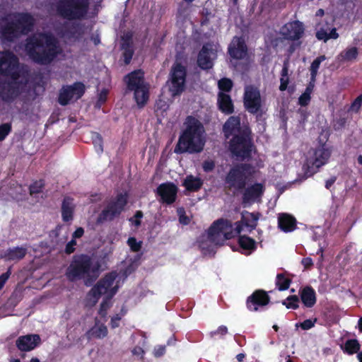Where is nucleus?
I'll return each mask as SVG.
<instances>
[{
    "mask_svg": "<svg viewBox=\"0 0 362 362\" xmlns=\"http://www.w3.org/2000/svg\"><path fill=\"white\" fill-rule=\"evenodd\" d=\"M0 74L10 76L0 85V95L4 100L16 98L28 83L26 74L18 66V58L10 52H0Z\"/></svg>",
    "mask_w": 362,
    "mask_h": 362,
    "instance_id": "1",
    "label": "nucleus"
},
{
    "mask_svg": "<svg viewBox=\"0 0 362 362\" xmlns=\"http://www.w3.org/2000/svg\"><path fill=\"white\" fill-rule=\"evenodd\" d=\"M25 50L29 57L41 64H48L62 53L57 40L51 35L36 33L27 40Z\"/></svg>",
    "mask_w": 362,
    "mask_h": 362,
    "instance_id": "2",
    "label": "nucleus"
},
{
    "mask_svg": "<svg viewBox=\"0 0 362 362\" xmlns=\"http://www.w3.org/2000/svg\"><path fill=\"white\" fill-rule=\"evenodd\" d=\"M186 129L180 136L175 148V153H199L204 146V128L202 124L193 117H188L185 122Z\"/></svg>",
    "mask_w": 362,
    "mask_h": 362,
    "instance_id": "3",
    "label": "nucleus"
},
{
    "mask_svg": "<svg viewBox=\"0 0 362 362\" xmlns=\"http://www.w3.org/2000/svg\"><path fill=\"white\" fill-rule=\"evenodd\" d=\"M100 264L87 255L74 256L66 269L65 275L70 281L83 279L86 285L89 286L99 276Z\"/></svg>",
    "mask_w": 362,
    "mask_h": 362,
    "instance_id": "4",
    "label": "nucleus"
},
{
    "mask_svg": "<svg viewBox=\"0 0 362 362\" xmlns=\"http://www.w3.org/2000/svg\"><path fill=\"white\" fill-rule=\"evenodd\" d=\"M34 18L28 13H14L0 20V35L2 40L12 41L22 34L30 32Z\"/></svg>",
    "mask_w": 362,
    "mask_h": 362,
    "instance_id": "5",
    "label": "nucleus"
},
{
    "mask_svg": "<svg viewBox=\"0 0 362 362\" xmlns=\"http://www.w3.org/2000/svg\"><path fill=\"white\" fill-rule=\"evenodd\" d=\"M242 228L240 222L236 223V228L233 229L230 221L218 219L209 228L207 238L210 243L215 245H222L226 240L230 239L236 234L240 233Z\"/></svg>",
    "mask_w": 362,
    "mask_h": 362,
    "instance_id": "6",
    "label": "nucleus"
},
{
    "mask_svg": "<svg viewBox=\"0 0 362 362\" xmlns=\"http://www.w3.org/2000/svg\"><path fill=\"white\" fill-rule=\"evenodd\" d=\"M248 175V168L246 166L240 165L231 169L226 177V184L229 189L234 194L243 193L244 204L247 202L248 189L246 188V185Z\"/></svg>",
    "mask_w": 362,
    "mask_h": 362,
    "instance_id": "7",
    "label": "nucleus"
},
{
    "mask_svg": "<svg viewBox=\"0 0 362 362\" xmlns=\"http://www.w3.org/2000/svg\"><path fill=\"white\" fill-rule=\"evenodd\" d=\"M117 276L116 273H110L100 279L90 290L88 295L90 305H94L102 295L106 296V300H110L117 291V285H114Z\"/></svg>",
    "mask_w": 362,
    "mask_h": 362,
    "instance_id": "8",
    "label": "nucleus"
},
{
    "mask_svg": "<svg viewBox=\"0 0 362 362\" xmlns=\"http://www.w3.org/2000/svg\"><path fill=\"white\" fill-rule=\"evenodd\" d=\"M88 5V0H60L57 5V11L69 20L81 19L86 16Z\"/></svg>",
    "mask_w": 362,
    "mask_h": 362,
    "instance_id": "9",
    "label": "nucleus"
},
{
    "mask_svg": "<svg viewBox=\"0 0 362 362\" xmlns=\"http://www.w3.org/2000/svg\"><path fill=\"white\" fill-rule=\"evenodd\" d=\"M127 88L134 92V98L139 107L146 105L148 99V86L144 81V73L141 70L132 72L125 77Z\"/></svg>",
    "mask_w": 362,
    "mask_h": 362,
    "instance_id": "10",
    "label": "nucleus"
},
{
    "mask_svg": "<svg viewBox=\"0 0 362 362\" xmlns=\"http://www.w3.org/2000/svg\"><path fill=\"white\" fill-rule=\"evenodd\" d=\"M127 203V194H119L115 200L110 202L106 207L100 212L96 220L97 223L102 224L104 222L112 221L119 216L124 210Z\"/></svg>",
    "mask_w": 362,
    "mask_h": 362,
    "instance_id": "11",
    "label": "nucleus"
},
{
    "mask_svg": "<svg viewBox=\"0 0 362 362\" xmlns=\"http://www.w3.org/2000/svg\"><path fill=\"white\" fill-rule=\"evenodd\" d=\"M267 108L262 105L259 90L250 85V114L255 115L257 122L264 127Z\"/></svg>",
    "mask_w": 362,
    "mask_h": 362,
    "instance_id": "12",
    "label": "nucleus"
},
{
    "mask_svg": "<svg viewBox=\"0 0 362 362\" xmlns=\"http://www.w3.org/2000/svg\"><path fill=\"white\" fill-rule=\"evenodd\" d=\"M231 153L238 158H246L249 156V139L247 132L233 137L229 143Z\"/></svg>",
    "mask_w": 362,
    "mask_h": 362,
    "instance_id": "13",
    "label": "nucleus"
},
{
    "mask_svg": "<svg viewBox=\"0 0 362 362\" xmlns=\"http://www.w3.org/2000/svg\"><path fill=\"white\" fill-rule=\"evenodd\" d=\"M185 76V68L180 64H175L171 70L170 90L173 95H178L184 90Z\"/></svg>",
    "mask_w": 362,
    "mask_h": 362,
    "instance_id": "14",
    "label": "nucleus"
},
{
    "mask_svg": "<svg viewBox=\"0 0 362 362\" xmlns=\"http://www.w3.org/2000/svg\"><path fill=\"white\" fill-rule=\"evenodd\" d=\"M85 92V86L82 83H75L73 86L63 87L59 96V103L62 105H67L71 100L79 99Z\"/></svg>",
    "mask_w": 362,
    "mask_h": 362,
    "instance_id": "15",
    "label": "nucleus"
},
{
    "mask_svg": "<svg viewBox=\"0 0 362 362\" xmlns=\"http://www.w3.org/2000/svg\"><path fill=\"white\" fill-rule=\"evenodd\" d=\"M255 146L252 142V139L250 138V205L255 202H262V198L266 189L264 181L261 183H252V173L255 172L252 169L253 163L252 159V153L255 151Z\"/></svg>",
    "mask_w": 362,
    "mask_h": 362,
    "instance_id": "16",
    "label": "nucleus"
},
{
    "mask_svg": "<svg viewBox=\"0 0 362 362\" xmlns=\"http://www.w3.org/2000/svg\"><path fill=\"white\" fill-rule=\"evenodd\" d=\"M303 33V24L299 21L288 22L281 28V35L284 39L288 40H298L302 37Z\"/></svg>",
    "mask_w": 362,
    "mask_h": 362,
    "instance_id": "17",
    "label": "nucleus"
},
{
    "mask_svg": "<svg viewBox=\"0 0 362 362\" xmlns=\"http://www.w3.org/2000/svg\"><path fill=\"white\" fill-rule=\"evenodd\" d=\"M216 58V50L212 45H204L198 54L197 64L202 69L212 68L214 61Z\"/></svg>",
    "mask_w": 362,
    "mask_h": 362,
    "instance_id": "18",
    "label": "nucleus"
},
{
    "mask_svg": "<svg viewBox=\"0 0 362 362\" xmlns=\"http://www.w3.org/2000/svg\"><path fill=\"white\" fill-rule=\"evenodd\" d=\"M332 154V148L327 144H322L314 151L313 156L311 158L313 165L317 169L327 163Z\"/></svg>",
    "mask_w": 362,
    "mask_h": 362,
    "instance_id": "19",
    "label": "nucleus"
},
{
    "mask_svg": "<svg viewBox=\"0 0 362 362\" xmlns=\"http://www.w3.org/2000/svg\"><path fill=\"white\" fill-rule=\"evenodd\" d=\"M223 132L226 139L233 136L240 135L246 132L241 129L240 120L238 117H230L223 127Z\"/></svg>",
    "mask_w": 362,
    "mask_h": 362,
    "instance_id": "20",
    "label": "nucleus"
},
{
    "mask_svg": "<svg viewBox=\"0 0 362 362\" xmlns=\"http://www.w3.org/2000/svg\"><path fill=\"white\" fill-rule=\"evenodd\" d=\"M230 55L235 59H243L246 56L247 47L242 37H235L228 48Z\"/></svg>",
    "mask_w": 362,
    "mask_h": 362,
    "instance_id": "21",
    "label": "nucleus"
},
{
    "mask_svg": "<svg viewBox=\"0 0 362 362\" xmlns=\"http://www.w3.org/2000/svg\"><path fill=\"white\" fill-rule=\"evenodd\" d=\"M88 30V28L83 25L74 24L64 33L63 37L66 42H75L79 40Z\"/></svg>",
    "mask_w": 362,
    "mask_h": 362,
    "instance_id": "22",
    "label": "nucleus"
},
{
    "mask_svg": "<svg viewBox=\"0 0 362 362\" xmlns=\"http://www.w3.org/2000/svg\"><path fill=\"white\" fill-rule=\"evenodd\" d=\"M40 343V337L37 334H28L19 337L16 340L17 347L23 351L34 349Z\"/></svg>",
    "mask_w": 362,
    "mask_h": 362,
    "instance_id": "23",
    "label": "nucleus"
},
{
    "mask_svg": "<svg viewBox=\"0 0 362 362\" xmlns=\"http://www.w3.org/2000/svg\"><path fill=\"white\" fill-rule=\"evenodd\" d=\"M299 299L307 308H313L317 302L316 292L310 286L302 287L298 291Z\"/></svg>",
    "mask_w": 362,
    "mask_h": 362,
    "instance_id": "24",
    "label": "nucleus"
},
{
    "mask_svg": "<svg viewBox=\"0 0 362 362\" xmlns=\"http://www.w3.org/2000/svg\"><path fill=\"white\" fill-rule=\"evenodd\" d=\"M177 189L172 183H164L160 185L158 189V194L160 196L163 202L172 204L175 202Z\"/></svg>",
    "mask_w": 362,
    "mask_h": 362,
    "instance_id": "25",
    "label": "nucleus"
},
{
    "mask_svg": "<svg viewBox=\"0 0 362 362\" xmlns=\"http://www.w3.org/2000/svg\"><path fill=\"white\" fill-rule=\"evenodd\" d=\"M270 297L267 291L258 289L250 295V303L254 306L253 310L257 311L259 307H263L269 304Z\"/></svg>",
    "mask_w": 362,
    "mask_h": 362,
    "instance_id": "26",
    "label": "nucleus"
},
{
    "mask_svg": "<svg viewBox=\"0 0 362 362\" xmlns=\"http://www.w3.org/2000/svg\"><path fill=\"white\" fill-rule=\"evenodd\" d=\"M296 219L288 214H280L278 217V226L285 233L293 231L296 228Z\"/></svg>",
    "mask_w": 362,
    "mask_h": 362,
    "instance_id": "27",
    "label": "nucleus"
},
{
    "mask_svg": "<svg viewBox=\"0 0 362 362\" xmlns=\"http://www.w3.org/2000/svg\"><path fill=\"white\" fill-rule=\"evenodd\" d=\"M217 103L219 110L226 115H230L233 112V104L230 96L228 93L219 92Z\"/></svg>",
    "mask_w": 362,
    "mask_h": 362,
    "instance_id": "28",
    "label": "nucleus"
},
{
    "mask_svg": "<svg viewBox=\"0 0 362 362\" xmlns=\"http://www.w3.org/2000/svg\"><path fill=\"white\" fill-rule=\"evenodd\" d=\"M107 327L96 319L94 326L87 332L86 335L89 339H103L107 337Z\"/></svg>",
    "mask_w": 362,
    "mask_h": 362,
    "instance_id": "29",
    "label": "nucleus"
},
{
    "mask_svg": "<svg viewBox=\"0 0 362 362\" xmlns=\"http://www.w3.org/2000/svg\"><path fill=\"white\" fill-rule=\"evenodd\" d=\"M26 253V248L16 247L8 249L1 257L8 261H19L25 256Z\"/></svg>",
    "mask_w": 362,
    "mask_h": 362,
    "instance_id": "30",
    "label": "nucleus"
},
{
    "mask_svg": "<svg viewBox=\"0 0 362 362\" xmlns=\"http://www.w3.org/2000/svg\"><path fill=\"white\" fill-rule=\"evenodd\" d=\"M74 210L73 199L69 197L64 198L62 206V216L64 221L72 220Z\"/></svg>",
    "mask_w": 362,
    "mask_h": 362,
    "instance_id": "31",
    "label": "nucleus"
},
{
    "mask_svg": "<svg viewBox=\"0 0 362 362\" xmlns=\"http://www.w3.org/2000/svg\"><path fill=\"white\" fill-rule=\"evenodd\" d=\"M358 49L356 47H351L346 48L341 52L337 56V59L341 62H351L358 57Z\"/></svg>",
    "mask_w": 362,
    "mask_h": 362,
    "instance_id": "32",
    "label": "nucleus"
},
{
    "mask_svg": "<svg viewBox=\"0 0 362 362\" xmlns=\"http://www.w3.org/2000/svg\"><path fill=\"white\" fill-rule=\"evenodd\" d=\"M316 37L319 40H323L326 42L330 39H337L339 37V34L335 28H333L331 30L329 29V30L321 28L317 31Z\"/></svg>",
    "mask_w": 362,
    "mask_h": 362,
    "instance_id": "33",
    "label": "nucleus"
},
{
    "mask_svg": "<svg viewBox=\"0 0 362 362\" xmlns=\"http://www.w3.org/2000/svg\"><path fill=\"white\" fill-rule=\"evenodd\" d=\"M202 184L203 182L199 177L193 175H187L183 182L184 186L189 191L198 190Z\"/></svg>",
    "mask_w": 362,
    "mask_h": 362,
    "instance_id": "34",
    "label": "nucleus"
},
{
    "mask_svg": "<svg viewBox=\"0 0 362 362\" xmlns=\"http://www.w3.org/2000/svg\"><path fill=\"white\" fill-rule=\"evenodd\" d=\"M291 284V279L283 273L278 274L276 277V286L279 291L287 290Z\"/></svg>",
    "mask_w": 362,
    "mask_h": 362,
    "instance_id": "35",
    "label": "nucleus"
},
{
    "mask_svg": "<svg viewBox=\"0 0 362 362\" xmlns=\"http://www.w3.org/2000/svg\"><path fill=\"white\" fill-rule=\"evenodd\" d=\"M300 299L297 295L288 296L284 300L282 301V304L288 309L296 310L299 308Z\"/></svg>",
    "mask_w": 362,
    "mask_h": 362,
    "instance_id": "36",
    "label": "nucleus"
},
{
    "mask_svg": "<svg viewBox=\"0 0 362 362\" xmlns=\"http://www.w3.org/2000/svg\"><path fill=\"white\" fill-rule=\"evenodd\" d=\"M345 351L350 355L356 354L360 349V344L356 339H349L345 343Z\"/></svg>",
    "mask_w": 362,
    "mask_h": 362,
    "instance_id": "37",
    "label": "nucleus"
},
{
    "mask_svg": "<svg viewBox=\"0 0 362 362\" xmlns=\"http://www.w3.org/2000/svg\"><path fill=\"white\" fill-rule=\"evenodd\" d=\"M218 86L220 90V92L228 93L232 89L233 82L229 78H223L218 81Z\"/></svg>",
    "mask_w": 362,
    "mask_h": 362,
    "instance_id": "38",
    "label": "nucleus"
},
{
    "mask_svg": "<svg viewBox=\"0 0 362 362\" xmlns=\"http://www.w3.org/2000/svg\"><path fill=\"white\" fill-rule=\"evenodd\" d=\"M326 59V57L325 55H320L315 58L313 62L311 63L310 66V73H316L317 74L318 69L320 68V66L321 63Z\"/></svg>",
    "mask_w": 362,
    "mask_h": 362,
    "instance_id": "39",
    "label": "nucleus"
},
{
    "mask_svg": "<svg viewBox=\"0 0 362 362\" xmlns=\"http://www.w3.org/2000/svg\"><path fill=\"white\" fill-rule=\"evenodd\" d=\"M259 219L264 220L260 212H250V232L255 229L257 226V221Z\"/></svg>",
    "mask_w": 362,
    "mask_h": 362,
    "instance_id": "40",
    "label": "nucleus"
},
{
    "mask_svg": "<svg viewBox=\"0 0 362 362\" xmlns=\"http://www.w3.org/2000/svg\"><path fill=\"white\" fill-rule=\"evenodd\" d=\"M92 140L95 150L98 152H102L103 151V139L100 135L98 133H93L92 134Z\"/></svg>",
    "mask_w": 362,
    "mask_h": 362,
    "instance_id": "41",
    "label": "nucleus"
},
{
    "mask_svg": "<svg viewBox=\"0 0 362 362\" xmlns=\"http://www.w3.org/2000/svg\"><path fill=\"white\" fill-rule=\"evenodd\" d=\"M11 123H4L0 125V142L11 132Z\"/></svg>",
    "mask_w": 362,
    "mask_h": 362,
    "instance_id": "42",
    "label": "nucleus"
},
{
    "mask_svg": "<svg viewBox=\"0 0 362 362\" xmlns=\"http://www.w3.org/2000/svg\"><path fill=\"white\" fill-rule=\"evenodd\" d=\"M310 163L311 164V165H310L309 164H307V165H304L303 167V169L304 171V175H305V177H309L313 176L314 174H315L317 172V170H318L315 167V165H313L312 160L310 161Z\"/></svg>",
    "mask_w": 362,
    "mask_h": 362,
    "instance_id": "43",
    "label": "nucleus"
},
{
    "mask_svg": "<svg viewBox=\"0 0 362 362\" xmlns=\"http://www.w3.org/2000/svg\"><path fill=\"white\" fill-rule=\"evenodd\" d=\"M122 48L124 50L123 53L124 63L128 64L133 56V51L130 49V47H125V44L122 43Z\"/></svg>",
    "mask_w": 362,
    "mask_h": 362,
    "instance_id": "44",
    "label": "nucleus"
},
{
    "mask_svg": "<svg viewBox=\"0 0 362 362\" xmlns=\"http://www.w3.org/2000/svg\"><path fill=\"white\" fill-rule=\"evenodd\" d=\"M238 242L241 249L247 255L249 252V238L246 235H242L239 238Z\"/></svg>",
    "mask_w": 362,
    "mask_h": 362,
    "instance_id": "45",
    "label": "nucleus"
},
{
    "mask_svg": "<svg viewBox=\"0 0 362 362\" xmlns=\"http://www.w3.org/2000/svg\"><path fill=\"white\" fill-rule=\"evenodd\" d=\"M43 186H44V184L41 180L34 182L30 187V194L31 195H33V194L40 193L41 192Z\"/></svg>",
    "mask_w": 362,
    "mask_h": 362,
    "instance_id": "46",
    "label": "nucleus"
},
{
    "mask_svg": "<svg viewBox=\"0 0 362 362\" xmlns=\"http://www.w3.org/2000/svg\"><path fill=\"white\" fill-rule=\"evenodd\" d=\"M362 105V94L358 95L351 105V110L354 112H358Z\"/></svg>",
    "mask_w": 362,
    "mask_h": 362,
    "instance_id": "47",
    "label": "nucleus"
},
{
    "mask_svg": "<svg viewBox=\"0 0 362 362\" xmlns=\"http://www.w3.org/2000/svg\"><path fill=\"white\" fill-rule=\"evenodd\" d=\"M128 245L132 251L138 252L141 249V243H138L134 238H129L127 241Z\"/></svg>",
    "mask_w": 362,
    "mask_h": 362,
    "instance_id": "48",
    "label": "nucleus"
},
{
    "mask_svg": "<svg viewBox=\"0 0 362 362\" xmlns=\"http://www.w3.org/2000/svg\"><path fill=\"white\" fill-rule=\"evenodd\" d=\"M310 100L311 96L303 93L298 98V104L302 107H305L310 103Z\"/></svg>",
    "mask_w": 362,
    "mask_h": 362,
    "instance_id": "49",
    "label": "nucleus"
},
{
    "mask_svg": "<svg viewBox=\"0 0 362 362\" xmlns=\"http://www.w3.org/2000/svg\"><path fill=\"white\" fill-rule=\"evenodd\" d=\"M316 321H317L316 318H315L313 320H312L311 319L305 320L303 322L300 323V327L303 330H308V329H311L313 327H314Z\"/></svg>",
    "mask_w": 362,
    "mask_h": 362,
    "instance_id": "50",
    "label": "nucleus"
},
{
    "mask_svg": "<svg viewBox=\"0 0 362 362\" xmlns=\"http://www.w3.org/2000/svg\"><path fill=\"white\" fill-rule=\"evenodd\" d=\"M109 300H105L100 305V308L99 310V314L103 317H105L107 315V310L110 308Z\"/></svg>",
    "mask_w": 362,
    "mask_h": 362,
    "instance_id": "51",
    "label": "nucleus"
},
{
    "mask_svg": "<svg viewBox=\"0 0 362 362\" xmlns=\"http://www.w3.org/2000/svg\"><path fill=\"white\" fill-rule=\"evenodd\" d=\"M11 269H8V271L0 276V290L4 287L5 283L7 281L8 278L11 276Z\"/></svg>",
    "mask_w": 362,
    "mask_h": 362,
    "instance_id": "52",
    "label": "nucleus"
},
{
    "mask_svg": "<svg viewBox=\"0 0 362 362\" xmlns=\"http://www.w3.org/2000/svg\"><path fill=\"white\" fill-rule=\"evenodd\" d=\"M289 83V77H280V86H279V90L281 91H284L287 89L288 85Z\"/></svg>",
    "mask_w": 362,
    "mask_h": 362,
    "instance_id": "53",
    "label": "nucleus"
},
{
    "mask_svg": "<svg viewBox=\"0 0 362 362\" xmlns=\"http://www.w3.org/2000/svg\"><path fill=\"white\" fill-rule=\"evenodd\" d=\"M215 163L212 160H206L203 163V169L205 172H210L214 170Z\"/></svg>",
    "mask_w": 362,
    "mask_h": 362,
    "instance_id": "54",
    "label": "nucleus"
},
{
    "mask_svg": "<svg viewBox=\"0 0 362 362\" xmlns=\"http://www.w3.org/2000/svg\"><path fill=\"white\" fill-rule=\"evenodd\" d=\"M301 264L303 265L305 269H310L313 265V262L310 257H304L301 260Z\"/></svg>",
    "mask_w": 362,
    "mask_h": 362,
    "instance_id": "55",
    "label": "nucleus"
},
{
    "mask_svg": "<svg viewBox=\"0 0 362 362\" xmlns=\"http://www.w3.org/2000/svg\"><path fill=\"white\" fill-rule=\"evenodd\" d=\"M288 59L284 60L283 63V67L281 71V77L288 76Z\"/></svg>",
    "mask_w": 362,
    "mask_h": 362,
    "instance_id": "56",
    "label": "nucleus"
},
{
    "mask_svg": "<svg viewBox=\"0 0 362 362\" xmlns=\"http://www.w3.org/2000/svg\"><path fill=\"white\" fill-rule=\"evenodd\" d=\"M76 245V240L73 238L70 242H69L66 246L65 251L67 254L72 253L75 248L74 246Z\"/></svg>",
    "mask_w": 362,
    "mask_h": 362,
    "instance_id": "57",
    "label": "nucleus"
},
{
    "mask_svg": "<svg viewBox=\"0 0 362 362\" xmlns=\"http://www.w3.org/2000/svg\"><path fill=\"white\" fill-rule=\"evenodd\" d=\"M178 213H179V215H180V218H179V220H180V222L182 224H187L189 223V218H187V216H186L185 214H183L184 213V210L183 209H179L178 210Z\"/></svg>",
    "mask_w": 362,
    "mask_h": 362,
    "instance_id": "58",
    "label": "nucleus"
},
{
    "mask_svg": "<svg viewBox=\"0 0 362 362\" xmlns=\"http://www.w3.org/2000/svg\"><path fill=\"white\" fill-rule=\"evenodd\" d=\"M132 354L134 355V356H136L138 357H139L140 358H143V355H144V350L140 346H136L134 347L132 351Z\"/></svg>",
    "mask_w": 362,
    "mask_h": 362,
    "instance_id": "59",
    "label": "nucleus"
},
{
    "mask_svg": "<svg viewBox=\"0 0 362 362\" xmlns=\"http://www.w3.org/2000/svg\"><path fill=\"white\" fill-rule=\"evenodd\" d=\"M200 247H201L202 250L203 251L204 254H205V255H206L208 253L209 254V253L212 252L214 250L211 245H210L208 248V247L206 246V243H205L204 242H202L200 243Z\"/></svg>",
    "mask_w": 362,
    "mask_h": 362,
    "instance_id": "60",
    "label": "nucleus"
},
{
    "mask_svg": "<svg viewBox=\"0 0 362 362\" xmlns=\"http://www.w3.org/2000/svg\"><path fill=\"white\" fill-rule=\"evenodd\" d=\"M121 320V317L119 315H115L111 319L110 325L112 328H116L119 326V321Z\"/></svg>",
    "mask_w": 362,
    "mask_h": 362,
    "instance_id": "61",
    "label": "nucleus"
},
{
    "mask_svg": "<svg viewBox=\"0 0 362 362\" xmlns=\"http://www.w3.org/2000/svg\"><path fill=\"white\" fill-rule=\"evenodd\" d=\"M131 39H132V35L129 33H127L122 36V40L123 41L122 43L125 44V47H130Z\"/></svg>",
    "mask_w": 362,
    "mask_h": 362,
    "instance_id": "62",
    "label": "nucleus"
},
{
    "mask_svg": "<svg viewBox=\"0 0 362 362\" xmlns=\"http://www.w3.org/2000/svg\"><path fill=\"white\" fill-rule=\"evenodd\" d=\"M246 214H247V212H245V214L242 213V219L240 221H239L240 225L243 228H247L249 226L248 220H247V217Z\"/></svg>",
    "mask_w": 362,
    "mask_h": 362,
    "instance_id": "63",
    "label": "nucleus"
},
{
    "mask_svg": "<svg viewBox=\"0 0 362 362\" xmlns=\"http://www.w3.org/2000/svg\"><path fill=\"white\" fill-rule=\"evenodd\" d=\"M336 180H337L336 176H332L329 179L325 181L326 189H329L331 188V187L334 185V183L336 182Z\"/></svg>",
    "mask_w": 362,
    "mask_h": 362,
    "instance_id": "64",
    "label": "nucleus"
}]
</instances>
